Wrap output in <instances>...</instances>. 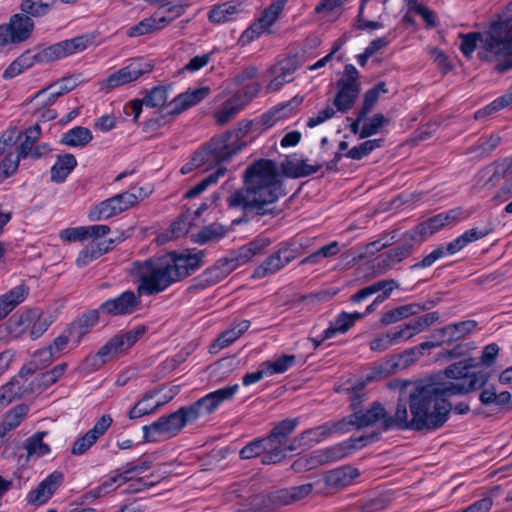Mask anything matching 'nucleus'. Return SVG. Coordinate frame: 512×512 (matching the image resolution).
Segmentation results:
<instances>
[{
	"mask_svg": "<svg viewBox=\"0 0 512 512\" xmlns=\"http://www.w3.org/2000/svg\"><path fill=\"white\" fill-rule=\"evenodd\" d=\"M234 267L235 265L232 260H219L213 267L201 274V281L206 285H214L227 277L233 271Z\"/></svg>",
	"mask_w": 512,
	"mask_h": 512,
	"instance_id": "obj_44",
	"label": "nucleus"
},
{
	"mask_svg": "<svg viewBox=\"0 0 512 512\" xmlns=\"http://www.w3.org/2000/svg\"><path fill=\"white\" fill-rule=\"evenodd\" d=\"M140 296L141 295H137L133 291H125L119 296L102 303L100 310L103 313L113 316L132 314L140 307Z\"/></svg>",
	"mask_w": 512,
	"mask_h": 512,
	"instance_id": "obj_23",
	"label": "nucleus"
},
{
	"mask_svg": "<svg viewBox=\"0 0 512 512\" xmlns=\"http://www.w3.org/2000/svg\"><path fill=\"white\" fill-rule=\"evenodd\" d=\"M16 140L15 130L5 132L0 138V177L13 174L19 165L20 154Z\"/></svg>",
	"mask_w": 512,
	"mask_h": 512,
	"instance_id": "obj_19",
	"label": "nucleus"
},
{
	"mask_svg": "<svg viewBox=\"0 0 512 512\" xmlns=\"http://www.w3.org/2000/svg\"><path fill=\"white\" fill-rule=\"evenodd\" d=\"M6 26L11 31L16 43L25 41L33 30V21L28 17L21 14H15L10 18Z\"/></svg>",
	"mask_w": 512,
	"mask_h": 512,
	"instance_id": "obj_45",
	"label": "nucleus"
},
{
	"mask_svg": "<svg viewBox=\"0 0 512 512\" xmlns=\"http://www.w3.org/2000/svg\"><path fill=\"white\" fill-rule=\"evenodd\" d=\"M92 138V133L88 128L78 126L64 133L62 142L71 147H83L86 146Z\"/></svg>",
	"mask_w": 512,
	"mask_h": 512,
	"instance_id": "obj_50",
	"label": "nucleus"
},
{
	"mask_svg": "<svg viewBox=\"0 0 512 512\" xmlns=\"http://www.w3.org/2000/svg\"><path fill=\"white\" fill-rule=\"evenodd\" d=\"M239 84L242 87L225 98L213 111L212 117L217 125L224 126L231 122L253 99L256 91L254 82L244 84L239 81Z\"/></svg>",
	"mask_w": 512,
	"mask_h": 512,
	"instance_id": "obj_11",
	"label": "nucleus"
},
{
	"mask_svg": "<svg viewBox=\"0 0 512 512\" xmlns=\"http://www.w3.org/2000/svg\"><path fill=\"white\" fill-rule=\"evenodd\" d=\"M373 440L374 435L351 437L336 445L318 449L308 455L300 457L293 463V468L296 471L311 470L321 465L331 464L351 455L356 450L373 442Z\"/></svg>",
	"mask_w": 512,
	"mask_h": 512,
	"instance_id": "obj_6",
	"label": "nucleus"
},
{
	"mask_svg": "<svg viewBox=\"0 0 512 512\" xmlns=\"http://www.w3.org/2000/svg\"><path fill=\"white\" fill-rule=\"evenodd\" d=\"M90 44L86 36H77L56 44L40 48L36 52L26 51L17 57L3 72L4 79H13L35 64L48 63L84 51Z\"/></svg>",
	"mask_w": 512,
	"mask_h": 512,
	"instance_id": "obj_3",
	"label": "nucleus"
},
{
	"mask_svg": "<svg viewBox=\"0 0 512 512\" xmlns=\"http://www.w3.org/2000/svg\"><path fill=\"white\" fill-rule=\"evenodd\" d=\"M157 395V391H149L145 393L143 397L131 408L128 413V417L130 419H137L158 410L163 403L159 400H155Z\"/></svg>",
	"mask_w": 512,
	"mask_h": 512,
	"instance_id": "obj_41",
	"label": "nucleus"
},
{
	"mask_svg": "<svg viewBox=\"0 0 512 512\" xmlns=\"http://www.w3.org/2000/svg\"><path fill=\"white\" fill-rule=\"evenodd\" d=\"M28 410L27 405L20 404L6 412L0 424V438H3L7 432L19 426L26 418Z\"/></svg>",
	"mask_w": 512,
	"mask_h": 512,
	"instance_id": "obj_46",
	"label": "nucleus"
},
{
	"mask_svg": "<svg viewBox=\"0 0 512 512\" xmlns=\"http://www.w3.org/2000/svg\"><path fill=\"white\" fill-rule=\"evenodd\" d=\"M296 70L294 61L286 59L272 66L268 74L271 77L266 86L267 92H276L280 90L286 83L293 80V74Z\"/></svg>",
	"mask_w": 512,
	"mask_h": 512,
	"instance_id": "obj_29",
	"label": "nucleus"
},
{
	"mask_svg": "<svg viewBox=\"0 0 512 512\" xmlns=\"http://www.w3.org/2000/svg\"><path fill=\"white\" fill-rule=\"evenodd\" d=\"M336 433H346L345 423H343L342 419L339 421L327 422L318 427L309 429L303 432L298 438L294 439V442H299V447L312 446Z\"/></svg>",
	"mask_w": 512,
	"mask_h": 512,
	"instance_id": "obj_25",
	"label": "nucleus"
},
{
	"mask_svg": "<svg viewBox=\"0 0 512 512\" xmlns=\"http://www.w3.org/2000/svg\"><path fill=\"white\" fill-rule=\"evenodd\" d=\"M477 326L476 321L466 320L455 324L447 325L440 329L438 333L443 338V342L451 343L464 338L470 334Z\"/></svg>",
	"mask_w": 512,
	"mask_h": 512,
	"instance_id": "obj_42",
	"label": "nucleus"
},
{
	"mask_svg": "<svg viewBox=\"0 0 512 512\" xmlns=\"http://www.w3.org/2000/svg\"><path fill=\"white\" fill-rule=\"evenodd\" d=\"M476 366L473 358H467L460 362L451 364L445 369V375L449 381L437 382L438 384H470L474 377L482 376L483 383L471 389V391L480 389L488 382L489 375L487 372L469 373V370Z\"/></svg>",
	"mask_w": 512,
	"mask_h": 512,
	"instance_id": "obj_20",
	"label": "nucleus"
},
{
	"mask_svg": "<svg viewBox=\"0 0 512 512\" xmlns=\"http://www.w3.org/2000/svg\"><path fill=\"white\" fill-rule=\"evenodd\" d=\"M111 244L112 240L90 242L79 252L76 258V265L80 268L87 266L92 261L107 253L111 248Z\"/></svg>",
	"mask_w": 512,
	"mask_h": 512,
	"instance_id": "obj_37",
	"label": "nucleus"
},
{
	"mask_svg": "<svg viewBox=\"0 0 512 512\" xmlns=\"http://www.w3.org/2000/svg\"><path fill=\"white\" fill-rule=\"evenodd\" d=\"M29 294V287L21 283L0 295V321L23 303Z\"/></svg>",
	"mask_w": 512,
	"mask_h": 512,
	"instance_id": "obj_33",
	"label": "nucleus"
},
{
	"mask_svg": "<svg viewBox=\"0 0 512 512\" xmlns=\"http://www.w3.org/2000/svg\"><path fill=\"white\" fill-rule=\"evenodd\" d=\"M363 316L364 314L359 312H341L335 321L332 322L327 329H325V336L334 337L338 333H345L355 324L357 320L361 319Z\"/></svg>",
	"mask_w": 512,
	"mask_h": 512,
	"instance_id": "obj_47",
	"label": "nucleus"
},
{
	"mask_svg": "<svg viewBox=\"0 0 512 512\" xmlns=\"http://www.w3.org/2000/svg\"><path fill=\"white\" fill-rule=\"evenodd\" d=\"M491 227L483 229L472 228L465 231L462 235L447 243L445 246L441 245L434 249L431 253L425 256L421 261L415 263L412 269L427 268L432 266L437 260L446 255H452L463 249L469 243L479 240L491 232Z\"/></svg>",
	"mask_w": 512,
	"mask_h": 512,
	"instance_id": "obj_13",
	"label": "nucleus"
},
{
	"mask_svg": "<svg viewBox=\"0 0 512 512\" xmlns=\"http://www.w3.org/2000/svg\"><path fill=\"white\" fill-rule=\"evenodd\" d=\"M481 383L482 376L474 377L470 384L399 381L400 392L393 422L399 429H438L448 420L452 409L447 397L467 394Z\"/></svg>",
	"mask_w": 512,
	"mask_h": 512,
	"instance_id": "obj_1",
	"label": "nucleus"
},
{
	"mask_svg": "<svg viewBox=\"0 0 512 512\" xmlns=\"http://www.w3.org/2000/svg\"><path fill=\"white\" fill-rule=\"evenodd\" d=\"M231 208L241 210L246 216H253L256 208V162L247 168L244 175V186L234 191L228 198Z\"/></svg>",
	"mask_w": 512,
	"mask_h": 512,
	"instance_id": "obj_17",
	"label": "nucleus"
},
{
	"mask_svg": "<svg viewBox=\"0 0 512 512\" xmlns=\"http://www.w3.org/2000/svg\"><path fill=\"white\" fill-rule=\"evenodd\" d=\"M249 327L250 322L247 320H242L236 326L224 331L211 345L210 351L212 353H217L218 351L228 347L236 339H238L245 331H247Z\"/></svg>",
	"mask_w": 512,
	"mask_h": 512,
	"instance_id": "obj_43",
	"label": "nucleus"
},
{
	"mask_svg": "<svg viewBox=\"0 0 512 512\" xmlns=\"http://www.w3.org/2000/svg\"><path fill=\"white\" fill-rule=\"evenodd\" d=\"M281 194V181L276 163L258 160V216L273 212L274 204Z\"/></svg>",
	"mask_w": 512,
	"mask_h": 512,
	"instance_id": "obj_9",
	"label": "nucleus"
},
{
	"mask_svg": "<svg viewBox=\"0 0 512 512\" xmlns=\"http://www.w3.org/2000/svg\"><path fill=\"white\" fill-rule=\"evenodd\" d=\"M491 227L483 229L472 228L465 231L462 235L447 243L445 246L441 245L434 249L431 253L425 256L421 261L415 263L412 269L427 268L432 266L437 260L446 255H452L463 249L469 243L479 240L491 232Z\"/></svg>",
	"mask_w": 512,
	"mask_h": 512,
	"instance_id": "obj_12",
	"label": "nucleus"
},
{
	"mask_svg": "<svg viewBox=\"0 0 512 512\" xmlns=\"http://www.w3.org/2000/svg\"><path fill=\"white\" fill-rule=\"evenodd\" d=\"M21 385L18 380L12 379L0 388V406L5 408L8 406L19 394Z\"/></svg>",
	"mask_w": 512,
	"mask_h": 512,
	"instance_id": "obj_60",
	"label": "nucleus"
},
{
	"mask_svg": "<svg viewBox=\"0 0 512 512\" xmlns=\"http://www.w3.org/2000/svg\"><path fill=\"white\" fill-rule=\"evenodd\" d=\"M359 476V471L351 466H343L326 473L325 483L330 488H342L350 485Z\"/></svg>",
	"mask_w": 512,
	"mask_h": 512,
	"instance_id": "obj_38",
	"label": "nucleus"
},
{
	"mask_svg": "<svg viewBox=\"0 0 512 512\" xmlns=\"http://www.w3.org/2000/svg\"><path fill=\"white\" fill-rule=\"evenodd\" d=\"M460 214L461 212L458 210H450L447 213H440L416 226L413 231L407 234V236L411 241L422 242L427 236L434 234L450 221H457Z\"/></svg>",
	"mask_w": 512,
	"mask_h": 512,
	"instance_id": "obj_22",
	"label": "nucleus"
},
{
	"mask_svg": "<svg viewBox=\"0 0 512 512\" xmlns=\"http://www.w3.org/2000/svg\"><path fill=\"white\" fill-rule=\"evenodd\" d=\"M174 273L177 274V281L187 277L191 272L195 271L201 264L203 253L188 254H168Z\"/></svg>",
	"mask_w": 512,
	"mask_h": 512,
	"instance_id": "obj_34",
	"label": "nucleus"
},
{
	"mask_svg": "<svg viewBox=\"0 0 512 512\" xmlns=\"http://www.w3.org/2000/svg\"><path fill=\"white\" fill-rule=\"evenodd\" d=\"M53 0H22L21 9L32 16L46 14L52 5Z\"/></svg>",
	"mask_w": 512,
	"mask_h": 512,
	"instance_id": "obj_59",
	"label": "nucleus"
},
{
	"mask_svg": "<svg viewBox=\"0 0 512 512\" xmlns=\"http://www.w3.org/2000/svg\"><path fill=\"white\" fill-rule=\"evenodd\" d=\"M145 331L144 326H139L124 334L116 335L102 346L95 355L88 357L86 361L91 362L95 367L103 365L129 349L140 336L144 335Z\"/></svg>",
	"mask_w": 512,
	"mask_h": 512,
	"instance_id": "obj_14",
	"label": "nucleus"
},
{
	"mask_svg": "<svg viewBox=\"0 0 512 512\" xmlns=\"http://www.w3.org/2000/svg\"><path fill=\"white\" fill-rule=\"evenodd\" d=\"M136 193L135 191H127L123 193L116 194L112 197L114 204L118 213H122L133 206H135L140 199L146 197V194H143V189L138 188Z\"/></svg>",
	"mask_w": 512,
	"mask_h": 512,
	"instance_id": "obj_54",
	"label": "nucleus"
},
{
	"mask_svg": "<svg viewBox=\"0 0 512 512\" xmlns=\"http://www.w3.org/2000/svg\"><path fill=\"white\" fill-rule=\"evenodd\" d=\"M63 480L59 472H53L43 479L36 488L32 489L26 497L29 504L40 506L45 504L55 493Z\"/></svg>",
	"mask_w": 512,
	"mask_h": 512,
	"instance_id": "obj_26",
	"label": "nucleus"
},
{
	"mask_svg": "<svg viewBox=\"0 0 512 512\" xmlns=\"http://www.w3.org/2000/svg\"><path fill=\"white\" fill-rule=\"evenodd\" d=\"M512 174V158H505L497 163L487 166L480 172V182L486 189L492 188L501 179Z\"/></svg>",
	"mask_w": 512,
	"mask_h": 512,
	"instance_id": "obj_32",
	"label": "nucleus"
},
{
	"mask_svg": "<svg viewBox=\"0 0 512 512\" xmlns=\"http://www.w3.org/2000/svg\"><path fill=\"white\" fill-rule=\"evenodd\" d=\"M227 233L225 226L219 223H212L203 227L198 233L192 235L194 242L204 244L223 238Z\"/></svg>",
	"mask_w": 512,
	"mask_h": 512,
	"instance_id": "obj_53",
	"label": "nucleus"
},
{
	"mask_svg": "<svg viewBox=\"0 0 512 512\" xmlns=\"http://www.w3.org/2000/svg\"><path fill=\"white\" fill-rule=\"evenodd\" d=\"M387 121L388 120L382 114L373 115L361 128L360 138L364 139L377 134Z\"/></svg>",
	"mask_w": 512,
	"mask_h": 512,
	"instance_id": "obj_62",
	"label": "nucleus"
},
{
	"mask_svg": "<svg viewBox=\"0 0 512 512\" xmlns=\"http://www.w3.org/2000/svg\"><path fill=\"white\" fill-rule=\"evenodd\" d=\"M512 0L499 15V20L490 26L482 39L479 56L495 63V69L505 72L512 69Z\"/></svg>",
	"mask_w": 512,
	"mask_h": 512,
	"instance_id": "obj_2",
	"label": "nucleus"
},
{
	"mask_svg": "<svg viewBox=\"0 0 512 512\" xmlns=\"http://www.w3.org/2000/svg\"><path fill=\"white\" fill-rule=\"evenodd\" d=\"M238 384L232 386H226L208 393L204 397L197 400L198 406L202 407V410L206 415H210L224 402L231 400L236 392L238 391Z\"/></svg>",
	"mask_w": 512,
	"mask_h": 512,
	"instance_id": "obj_35",
	"label": "nucleus"
},
{
	"mask_svg": "<svg viewBox=\"0 0 512 512\" xmlns=\"http://www.w3.org/2000/svg\"><path fill=\"white\" fill-rule=\"evenodd\" d=\"M414 313H416L414 305L400 306L383 314L381 317V323L389 325L398 322Z\"/></svg>",
	"mask_w": 512,
	"mask_h": 512,
	"instance_id": "obj_61",
	"label": "nucleus"
},
{
	"mask_svg": "<svg viewBox=\"0 0 512 512\" xmlns=\"http://www.w3.org/2000/svg\"><path fill=\"white\" fill-rule=\"evenodd\" d=\"M150 467L151 465L148 461L126 464L124 468L117 470L102 485L91 491L92 497H99L102 494L108 493L118 488L127 481H130L145 471L149 470Z\"/></svg>",
	"mask_w": 512,
	"mask_h": 512,
	"instance_id": "obj_18",
	"label": "nucleus"
},
{
	"mask_svg": "<svg viewBox=\"0 0 512 512\" xmlns=\"http://www.w3.org/2000/svg\"><path fill=\"white\" fill-rule=\"evenodd\" d=\"M112 422V417L109 414L102 415L90 430L75 440L71 453L73 455L84 454L106 433Z\"/></svg>",
	"mask_w": 512,
	"mask_h": 512,
	"instance_id": "obj_24",
	"label": "nucleus"
},
{
	"mask_svg": "<svg viewBox=\"0 0 512 512\" xmlns=\"http://www.w3.org/2000/svg\"><path fill=\"white\" fill-rule=\"evenodd\" d=\"M99 320L97 310H91L78 317L66 329L69 332V338L72 340V347H77L82 339L89 333Z\"/></svg>",
	"mask_w": 512,
	"mask_h": 512,
	"instance_id": "obj_31",
	"label": "nucleus"
},
{
	"mask_svg": "<svg viewBox=\"0 0 512 512\" xmlns=\"http://www.w3.org/2000/svg\"><path fill=\"white\" fill-rule=\"evenodd\" d=\"M150 66L140 60L132 61L127 66L110 74L108 78L101 83L102 90H112L130 82L136 81L144 73L150 71Z\"/></svg>",
	"mask_w": 512,
	"mask_h": 512,
	"instance_id": "obj_21",
	"label": "nucleus"
},
{
	"mask_svg": "<svg viewBox=\"0 0 512 512\" xmlns=\"http://www.w3.org/2000/svg\"><path fill=\"white\" fill-rule=\"evenodd\" d=\"M175 18L176 17H172V14L166 15L164 12H157L152 17L145 18L138 24L132 26L127 33L130 37L141 36L162 29Z\"/></svg>",
	"mask_w": 512,
	"mask_h": 512,
	"instance_id": "obj_36",
	"label": "nucleus"
},
{
	"mask_svg": "<svg viewBox=\"0 0 512 512\" xmlns=\"http://www.w3.org/2000/svg\"><path fill=\"white\" fill-rule=\"evenodd\" d=\"M382 139L367 140L358 146L351 148L345 156L353 160H361L368 156L373 150L382 146Z\"/></svg>",
	"mask_w": 512,
	"mask_h": 512,
	"instance_id": "obj_58",
	"label": "nucleus"
},
{
	"mask_svg": "<svg viewBox=\"0 0 512 512\" xmlns=\"http://www.w3.org/2000/svg\"><path fill=\"white\" fill-rule=\"evenodd\" d=\"M253 125V121L240 122L239 133L236 135L226 132L218 138L212 139L206 146L199 149L194 154V165L199 166L202 170H208L228 161L242 148L239 142V136H243Z\"/></svg>",
	"mask_w": 512,
	"mask_h": 512,
	"instance_id": "obj_5",
	"label": "nucleus"
},
{
	"mask_svg": "<svg viewBox=\"0 0 512 512\" xmlns=\"http://www.w3.org/2000/svg\"><path fill=\"white\" fill-rule=\"evenodd\" d=\"M210 93L208 87H200L195 89H188L186 92L176 96L171 102H169L167 108L169 115H178L183 111L191 108L205 99Z\"/></svg>",
	"mask_w": 512,
	"mask_h": 512,
	"instance_id": "obj_27",
	"label": "nucleus"
},
{
	"mask_svg": "<svg viewBox=\"0 0 512 512\" xmlns=\"http://www.w3.org/2000/svg\"><path fill=\"white\" fill-rule=\"evenodd\" d=\"M134 269L139 295L160 293L177 281V274L174 273L168 254L137 262L134 264Z\"/></svg>",
	"mask_w": 512,
	"mask_h": 512,
	"instance_id": "obj_4",
	"label": "nucleus"
},
{
	"mask_svg": "<svg viewBox=\"0 0 512 512\" xmlns=\"http://www.w3.org/2000/svg\"><path fill=\"white\" fill-rule=\"evenodd\" d=\"M295 363L293 355H283L274 362H265L258 369V380L264 375H272L274 373H283Z\"/></svg>",
	"mask_w": 512,
	"mask_h": 512,
	"instance_id": "obj_52",
	"label": "nucleus"
},
{
	"mask_svg": "<svg viewBox=\"0 0 512 512\" xmlns=\"http://www.w3.org/2000/svg\"><path fill=\"white\" fill-rule=\"evenodd\" d=\"M243 11V5L238 1H226L213 5L208 12V20L214 25H223L237 19Z\"/></svg>",
	"mask_w": 512,
	"mask_h": 512,
	"instance_id": "obj_30",
	"label": "nucleus"
},
{
	"mask_svg": "<svg viewBox=\"0 0 512 512\" xmlns=\"http://www.w3.org/2000/svg\"><path fill=\"white\" fill-rule=\"evenodd\" d=\"M226 173L225 167H218L216 172L210 174L205 179H203L201 182L196 184L194 187L189 189L185 193V198L192 199L197 197L199 194H201L203 191H205L210 185L215 184L218 179Z\"/></svg>",
	"mask_w": 512,
	"mask_h": 512,
	"instance_id": "obj_57",
	"label": "nucleus"
},
{
	"mask_svg": "<svg viewBox=\"0 0 512 512\" xmlns=\"http://www.w3.org/2000/svg\"><path fill=\"white\" fill-rule=\"evenodd\" d=\"M312 489L313 485L310 483L291 487L281 491V498H283L286 503L299 501L307 497L312 492Z\"/></svg>",
	"mask_w": 512,
	"mask_h": 512,
	"instance_id": "obj_63",
	"label": "nucleus"
},
{
	"mask_svg": "<svg viewBox=\"0 0 512 512\" xmlns=\"http://www.w3.org/2000/svg\"><path fill=\"white\" fill-rule=\"evenodd\" d=\"M351 405L354 410L353 414L342 419L343 423H345L346 432L353 428L361 429L374 425H378L385 431L397 427V423L393 422V416H389L383 405L379 402H374L366 411H358L355 401Z\"/></svg>",
	"mask_w": 512,
	"mask_h": 512,
	"instance_id": "obj_10",
	"label": "nucleus"
},
{
	"mask_svg": "<svg viewBox=\"0 0 512 512\" xmlns=\"http://www.w3.org/2000/svg\"><path fill=\"white\" fill-rule=\"evenodd\" d=\"M167 99L166 88L155 87L143 98V103L147 107H162L167 102Z\"/></svg>",
	"mask_w": 512,
	"mask_h": 512,
	"instance_id": "obj_64",
	"label": "nucleus"
},
{
	"mask_svg": "<svg viewBox=\"0 0 512 512\" xmlns=\"http://www.w3.org/2000/svg\"><path fill=\"white\" fill-rule=\"evenodd\" d=\"M76 165V158L72 154L58 156L55 164L51 168L52 181L57 183L65 181Z\"/></svg>",
	"mask_w": 512,
	"mask_h": 512,
	"instance_id": "obj_48",
	"label": "nucleus"
},
{
	"mask_svg": "<svg viewBox=\"0 0 512 512\" xmlns=\"http://www.w3.org/2000/svg\"><path fill=\"white\" fill-rule=\"evenodd\" d=\"M298 425V419H285L278 423L271 431L270 435L258 441V456H261L263 464H273L279 462L284 456V451L297 449L299 442H294L290 446L286 445V437L291 434Z\"/></svg>",
	"mask_w": 512,
	"mask_h": 512,
	"instance_id": "obj_8",
	"label": "nucleus"
},
{
	"mask_svg": "<svg viewBox=\"0 0 512 512\" xmlns=\"http://www.w3.org/2000/svg\"><path fill=\"white\" fill-rule=\"evenodd\" d=\"M119 214L112 197L94 206L88 213L91 221L105 220Z\"/></svg>",
	"mask_w": 512,
	"mask_h": 512,
	"instance_id": "obj_55",
	"label": "nucleus"
},
{
	"mask_svg": "<svg viewBox=\"0 0 512 512\" xmlns=\"http://www.w3.org/2000/svg\"><path fill=\"white\" fill-rule=\"evenodd\" d=\"M303 102V97L295 96L291 100L280 104L269 113L262 115L261 124L265 129L273 126L279 119L286 117L294 109L300 106Z\"/></svg>",
	"mask_w": 512,
	"mask_h": 512,
	"instance_id": "obj_40",
	"label": "nucleus"
},
{
	"mask_svg": "<svg viewBox=\"0 0 512 512\" xmlns=\"http://www.w3.org/2000/svg\"><path fill=\"white\" fill-rule=\"evenodd\" d=\"M412 252V244L406 242L400 246L390 249L386 257L378 263V267L381 268V273L388 270L393 264L398 263L408 257Z\"/></svg>",
	"mask_w": 512,
	"mask_h": 512,
	"instance_id": "obj_51",
	"label": "nucleus"
},
{
	"mask_svg": "<svg viewBox=\"0 0 512 512\" xmlns=\"http://www.w3.org/2000/svg\"><path fill=\"white\" fill-rule=\"evenodd\" d=\"M320 165L309 164L303 159H287L281 164L282 173L290 178H301L316 173Z\"/></svg>",
	"mask_w": 512,
	"mask_h": 512,
	"instance_id": "obj_39",
	"label": "nucleus"
},
{
	"mask_svg": "<svg viewBox=\"0 0 512 512\" xmlns=\"http://www.w3.org/2000/svg\"><path fill=\"white\" fill-rule=\"evenodd\" d=\"M180 408L168 415L161 416L150 425L142 427L146 442H159L177 436L186 426Z\"/></svg>",
	"mask_w": 512,
	"mask_h": 512,
	"instance_id": "obj_15",
	"label": "nucleus"
},
{
	"mask_svg": "<svg viewBox=\"0 0 512 512\" xmlns=\"http://www.w3.org/2000/svg\"><path fill=\"white\" fill-rule=\"evenodd\" d=\"M52 322L51 315L33 308L14 314L6 322V330L14 339L28 334L31 340H36L48 330Z\"/></svg>",
	"mask_w": 512,
	"mask_h": 512,
	"instance_id": "obj_7",
	"label": "nucleus"
},
{
	"mask_svg": "<svg viewBox=\"0 0 512 512\" xmlns=\"http://www.w3.org/2000/svg\"><path fill=\"white\" fill-rule=\"evenodd\" d=\"M283 8L284 3L276 1L263 11L261 18L258 19V36L262 33H271L269 28L278 19Z\"/></svg>",
	"mask_w": 512,
	"mask_h": 512,
	"instance_id": "obj_49",
	"label": "nucleus"
},
{
	"mask_svg": "<svg viewBox=\"0 0 512 512\" xmlns=\"http://www.w3.org/2000/svg\"><path fill=\"white\" fill-rule=\"evenodd\" d=\"M358 78L359 72L356 67L352 64L345 65L343 76L337 83L338 92L334 98L337 111L345 113L353 107L360 92Z\"/></svg>",
	"mask_w": 512,
	"mask_h": 512,
	"instance_id": "obj_16",
	"label": "nucleus"
},
{
	"mask_svg": "<svg viewBox=\"0 0 512 512\" xmlns=\"http://www.w3.org/2000/svg\"><path fill=\"white\" fill-rule=\"evenodd\" d=\"M45 433H37L30 437L25 443L28 459L38 458L50 452V448L43 442Z\"/></svg>",
	"mask_w": 512,
	"mask_h": 512,
	"instance_id": "obj_56",
	"label": "nucleus"
},
{
	"mask_svg": "<svg viewBox=\"0 0 512 512\" xmlns=\"http://www.w3.org/2000/svg\"><path fill=\"white\" fill-rule=\"evenodd\" d=\"M295 258L296 251L291 247L283 246L279 248L258 266V277L267 276L279 271Z\"/></svg>",
	"mask_w": 512,
	"mask_h": 512,
	"instance_id": "obj_28",
	"label": "nucleus"
}]
</instances>
